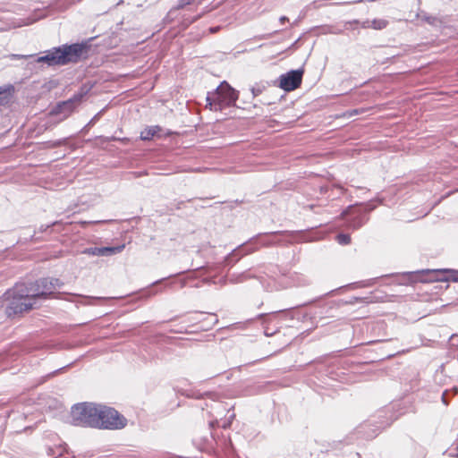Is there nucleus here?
<instances>
[{"label": "nucleus", "instance_id": "1", "mask_svg": "<svg viewBox=\"0 0 458 458\" xmlns=\"http://www.w3.org/2000/svg\"><path fill=\"white\" fill-rule=\"evenodd\" d=\"M88 47L83 44H72L54 48L38 59L39 63H47L49 65H64L76 63L80 60Z\"/></svg>", "mask_w": 458, "mask_h": 458}, {"label": "nucleus", "instance_id": "2", "mask_svg": "<svg viewBox=\"0 0 458 458\" xmlns=\"http://www.w3.org/2000/svg\"><path fill=\"white\" fill-rule=\"evenodd\" d=\"M10 302L6 308L9 317L21 314L33 309L36 299L31 290L23 289V284H17L12 291L7 293Z\"/></svg>", "mask_w": 458, "mask_h": 458}, {"label": "nucleus", "instance_id": "3", "mask_svg": "<svg viewBox=\"0 0 458 458\" xmlns=\"http://www.w3.org/2000/svg\"><path fill=\"white\" fill-rule=\"evenodd\" d=\"M238 98L237 92L226 82H222L211 96L207 97V106L212 111H221L233 106Z\"/></svg>", "mask_w": 458, "mask_h": 458}, {"label": "nucleus", "instance_id": "4", "mask_svg": "<svg viewBox=\"0 0 458 458\" xmlns=\"http://www.w3.org/2000/svg\"><path fill=\"white\" fill-rule=\"evenodd\" d=\"M101 407L102 405L94 403L77 404L72 409L73 420L77 425L99 428Z\"/></svg>", "mask_w": 458, "mask_h": 458}, {"label": "nucleus", "instance_id": "5", "mask_svg": "<svg viewBox=\"0 0 458 458\" xmlns=\"http://www.w3.org/2000/svg\"><path fill=\"white\" fill-rule=\"evenodd\" d=\"M99 414V428L120 429L126 426V419L114 408L102 406Z\"/></svg>", "mask_w": 458, "mask_h": 458}, {"label": "nucleus", "instance_id": "6", "mask_svg": "<svg viewBox=\"0 0 458 458\" xmlns=\"http://www.w3.org/2000/svg\"><path fill=\"white\" fill-rule=\"evenodd\" d=\"M64 283L57 278H41L33 284L30 288L31 293L35 299L42 298L47 299L52 295L55 289L60 288Z\"/></svg>", "mask_w": 458, "mask_h": 458}, {"label": "nucleus", "instance_id": "7", "mask_svg": "<svg viewBox=\"0 0 458 458\" xmlns=\"http://www.w3.org/2000/svg\"><path fill=\"white\" fill-rule=\"evenodd\" d=\"M125 248V244L114 247H94L87 249L84 253L92 256H112L121 253Z\"/></svg>", "mask_w": 458, "mask_h": 458}, {"label": "nucleus", "instance_id": "8", "mask_svg": "<svg viewBox=\"0 0 458 458\" xmlns=\"http://www.w3.org/2000/svg\"><path fill=\"white\" fill-rule=\"evenodd\" d=\"M303 73V68L288 72V92L297 89L301 87Z\"/></svg>", "mask_w": 458, "mask_h": 458}, {"label": "nucleus", "instance_id": "9", "mask_svg": "<svg viewBox=\"0 0 458 458\" xmlns=\"http://www.w3.org/2000/svg\"><path fill=\"white\" fill-rule=\"evenodd\" d=\"M436 279L438 281L458 282V270L444 269L435 271Z\"/></svg>", "mask_w": 458, "mask_h": 458}, {"label": "nucleus", "instance_id": "10", "mask_svg": "<svg viewBox=\"0 0 458 458\" xmlns=\"http://www.w3.org/2000/svg\"><path fill=\"white\" fill-rule=\"evenodd\" d=\"M13 93V87L0 88V106L8 105L11 102Z\"/></svg>", "mask_w": 458, "mask_h": 458}, {"label": "nucleus", "instance_id": "11", "mask_svg": "<svg viewBox=\"0 0 458 458\" xmlns=\"http://www.w3.org/2000/svg\"><path fill=\"white\" fill-rule=\"evenodd\" d=\"M161 131L158 126H152L145 129L140 133V138L144 140H151L155 135H157Z\"/></svg>", "mask_w": 458, "mask_h": 458}, {"label": "nucleus", "instance_id": "12", "mask_svg": "<svg viewBox=\"0 0 458 458\" xmlns=\"http://www.w3.org/2000/svg\"><path fill=\"white\" fill-rule=\"evenodd\" d=\"M387 21L386 20H383V19H375L371 21V25L370 27L375 29V30H382L384 28L386 27L387 25Z\"/></svg>", "mask_w": 458, "mask_h": 458}, {"label": "nucleus", "instance_id": "13", "mask_svg": "<svg viewBox=\"0 0 458 458\" xmlns=\"http://www.w3.org/2000/svg\"><path fill=\"white\" fill-rule=\"evenodd\" d=\"M336 241L341 245H347L351 243V236L345 233H339L336 236Z\"/></svg>", "mask_w": 458, "mask_h": 458}, {"label": "nucleus", "instance_id": "14", "mask_svg": "<svg viewBox=\"0 0 458 458\" xmlns=\"http://www.w3.org/2000/svg\"><path fill=\"white\" fill-rule=\"evenodd\" d=\"M280 88L286 90V74H282L279 78Z\"/></svg>", "mask_w": 458, "mask_h": 458}, {"label": "nucleus", "instance_id": "15", "mask_svg": "<svg viewBox=\"0 0 458 458\" xmlns=\"http://www.w3.org/2000/svg\"><path fill=\"white\" fill-rule=\"evenodd\" d=\"M67 104H68L67 102H63V103L59 104V105L57 106V107H56V110H53V111H52V114H59V113H60V108H61L62 106H66Z\"/></svg>", "mask_w": 458, "mask_h": 458}, {"label": "nucleus", "instance_id": "16", "mask_svg": "<svg viewBox=\"0 0 458 458\" xmlns=\"http://www.w3.org/2000/svg\"><path fill=\"white\" fill-rule=\"evenodd\" d=\"M219 30H220V27H218V26L217 27H211V28H209L210 33H216Z\"/></svg>", "mask_w": 458, "mask_h": 458}, {"label": "nucleus", "instance_id": "17", "mask_svg": "<svg viewBox=\"0 0 458 458\" xmlns=\"http://www.w3.org/2000/svg\"><path fill=\"white\" fill-rule=\"evenodd\" d=\"M360 114L358 109H354V110H352V111L349 112V115L350 116L354 115V114Z\"/></svg>", "mask_w": 458, "mask_h": 458}, {"label": "nucleus", "instance_id": "18", "mask_svg": "<svg viewBox=\"0 0 458 458\" xmlns=\"http://www.w3.org/2000/svg\"><path fill=\"white\" fill-rule=\"evenodd\" d=\"M211 317L213 318V324H216L218 322L217 317L216 314H211Z\"/></svg>", "mask_w": 458, "mask_h": 458}, {"label": "nucleus", "instance_id": "19", "mask_svg": "<svg viewBox=\"0 0 458 458\" xmlns=\"http://www.w3.org/2000/svg\"><path fill=\"white\" fill-rule=\"evenodd\" d=\"M172 332L174 333H187L188 331L186 329L182 330V329H180V330H171Z\"/></svg>", "mask_w": 458, "mask_h": 458}]
</instances>
